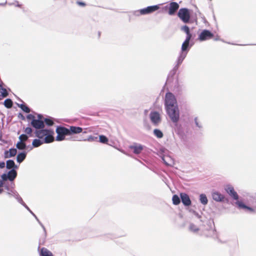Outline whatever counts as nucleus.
Masks as SVG:
<instances>
[{"instance_id":"nucleus-1","label":"nucleus","mask_w":256,"mask_h":256,"mask_svg":"<svg viewBox=\"0 0 256 256\" xmlns=\"http://www.w3.org/2000/svg\"><path fill=\"white\" fill-rule=\"evenodd\" d=\"M164 104L167 114L175 126H177L180 118L179 110L176 100L172 93L167 92L166 94Z\"/></svg>"},{"instance_id":"nucleus-2","label":"nucleus","mask_w":256,"mask_h":256,"mask_svg":"<svg viewBox=\"0 0 256 256\" xmlns=\"http://www.w3.org/2000/svg\"><path fill=\"white\" fill-rule=\"evenodd\" d=\"M34 134L38 138L44 140L46 144L52 142L54 141V132L52 129H44V128L36 130Z\"/></svg>"},{"instance_id":"nucleus-3","label":"nucleus","mask_w":256,"mask_h":256,"mask_svg":"<svg viewBox=\"0 0 256 256\" xmlns=\"http://www.w3.org/2000/svg\"><path fill=\"white\" fill-rule=\"evenodd\" d=\"M225 190L226 192L234 199L236 200V204L240 209H245L250 212H253L254 210L244 204L242 202L238 200V196L237 192L234 190V188L230 185H227L225 187Z\"/></svg>"},{"instance_id":"nucleus-4","label":"nucleus","mask_w":256,"mask_h":256,"mask_svg":"<svg viewBox=\"0 0 256 256\" xmlns=\"http://www.w3.org/2000/svg\"><path fill=\"white\" fill-rule=\"evenodd\" d=\"M181 30L186 34V38L182 44L181 50L186 52L188 53L192 46V45L190 46V42L192 38V34L190 32L189 28L186 25L182 26Z\"/></svg>"},{"instance_id":"nucleus-5","label":"nucleus","mask_w":256,"mask_h":256,"mask_svg":"<svg viewBox=\"0 0 256 256\" xmlns=\"http://www.w3.org/2000/svg\"><path fill=\"white\" fill-rule=\"evenodd\" d=\"M68 128L58 126L56 129L57 136L56 137V141H62L65 139V136L68 135Z\"/></svg>"},{"instance_id":"nucleus-6","label":"nucleus","mask_w":256,"mask_h":256,"mask_svg":"<svg viewBox=\"0 0 256 256\" xmlns=\"http://www.w3.org/2000/svg\"><path fill=\"white\" fill-rule=\"evenodd\" d=\"M188 53L186 52L182 51L180 52L177 60H176V64L174 66L173 70L170 72V73H172V74L174 75L176 72V70H178L180 66L182 64L186 57V56Z\"/></svg>"},{"instance_id":"nucleus-7","label":"nucleus","mask_w":256,"mask_h":256,"mask_svg":"<svg viewBox=\"0 0 256 256\" xmlns=\"http://www.w3.org/2000/svg\"><path fill=\"white\" fill-rule=\"evenodd\" d=\"M178 16L184 23L188 22L190 18V12L188 9L186 8H180Z\"/></svg>"},{"instance_id":"nucleus-8","label":"nucleus","mask_w":256,"mask_h":256,"mask_svg":"<svg viewBox=\"0 0 256 256\" xmlns=\"http://www.w3.org/2000/svg\"><path fill=\"white\" fill-rule=\"evenodd\" d=\"M150 120L154 125L158 126L161 122V118L160 114L157 112H151L150 114Z\"/></svg>"},{"instance_id":"nucleus-9","label":"nucleus","mask_w":256,"mask_h":256,"mask_svg":"<svg viewBox=\"0 0 256 256\" xmlns=\"http://www.w3.org/2000/svg\"><path fill=\"white\" fill-rule=\"evenodd\" d=\"M16 171L14 169H12L10 170L7 174H2L1 176V178L2 179H3V180H9L11 182H14L13 181L16 178Z\"/></svg>"},{"instance_id":"nucleus-10","label":"nucleus","mask_w":256,"mask_h":256,"mask_svg":"<svg viewBox=\"0 0 256 256\" xmlns=\"http://www.w3.org/2000/svg\"><path fill=\"white\" fill-rule=\"evenodd\" d=\"M6 194L10 196H13L18 201H22V198L20 197L18 192L15 190V184H12L11 188L6 191Z\"/></svg>"},{"instance_id":"nucleus-11","label":"nucleus","mask_w":256,"mask_h":256,"mask_svg":"<svg viewBox=\"0 0 256 256\" xmlns=\"http://www.w3.org/2000/svg\"><path fill=\"white\" fill-rule=\"evenodd\" d=\"M214 36L212 33L207 30H203L198 36V39L201 41H204L212 38Z\"/></svg>"},{"instance_id":"nucleus-12","label":"nucleus","mask_w":256,"mask_h":256,"mask_svg":"<svg viewBox=\"0 0 256 256\" xmlns=\"http://www.w3.org/2000/svg\"><path fill=\"white\" fill-rule=\"evenodd\" d=\"M160 7L158 5L148 6L146 8L141 9L142 14L143 15L151 14L158 9Z\"/></svg>"},{"instance_id":"nucleus-13","label":"nucleus","mask_w":256,"mask_h":256,"mask_svg":"<svg viewBox=\"0 0 256 256\" xmlns=\"http://www.w3.org/2000/svg\"><path fill=\"white\" fill-rule=\"evenodd\" d=\"M31 125L35 128L36 130H40L44 128V123L42 120H33L31 122Z\"/></svg>"},{"instance_id":"nucleus-14","label":"nucleus","mask_w":256,"mask_h":256,"mask_svg":"<svg viewBox=\"0 0 256 256\" xmlns=\"http://www.w3.org/2000/svg\"><path fill=\"white\" fill-rule=\"evenodd\" d=\"M180 197L184 206H189L191 204L192 202L188 194L184 192H182L180 194Z\"/></svg>"},{"instance_id":"nucleus-15","label":"nucleus","mask_w":256,"mask_h":256,"mask_svg":"<svg viewBox=\"0 0 256 256\" xmlns=\"http://www.w3.org/2000/svg\"><path fill=\"white\" fill-rule=\"evenodd\" d=\"M68 135H72L73 134H78L82 132V128L80 126H70L68 128Z\"/></svg>"},{"instance_id":"nucleus-16","label":"nucleus","mask_w":256,"mask_h":256,"mask_svg":"<svg viewBox=\"0 0 256 256\" xmlns=\"http://www.w3.org/2000/svg\"><path fill=\"white\" fill-rule=\"evenodd\" d=\"M179 8V5L176 2H172L170 4L168 14L170 16L174 15Z\"/></svg>"},{"instance_id":"nucleus-17","label":"nucleus","mask_w":256,"mask_h":256,"mask_svg":"<svg viewBox=\"0 0 256 256\" xmlns=\"http://www.w3.org/2000/svg\"><path fill=\"white\" fill-rule=\"evenodd\" d=\"M130 148L133 150L135 154H140L144 148V146L140 144H134L130 146Z\"/></svg>"},{"instance_id":"nucleus-18","label":"nucleus","mask_w":256,"mask_h":256,"mask_svg":"<svg viewBox=\"0 0 256 256\" xmlns=\"http://www.w3.org/2000/svg\"><path fill=\"white\" fill-rule=\"evenodd\" d=\"M212 198L216 202H222L224 199V196L220 193L215 192L212 194Z\"/></svg>"},{"instance_id":"nucleus-19","label":"nucleus","mask_w":256,"mask_h":256,"mask_svg":"<svg viewBox=\"0 0 256 256\" xmlns=\"http://www.w3.org/2000/svg\"><path fill=\"white\" fill-rule=\"evenodd\" d=\"M215 234L214 229L212 226H208V228L202 230V234L206 236H213Z\"/></svg>"},{"instance_id":"nucleus-20","label":"nucleus","mask_w":256,"mask_h":256,"mask_svg":"<svg viewBox=\"0 0 256 256\" xmlns=\"http://www.w3.org/2000/svg\"><path fill=\"white\" fill-rule=\"evenodd\" d=\"M162 160L166 166H172L174 164L173 160L169 156H164Z\"/></svg>"},{"instance_id":"nucleus-21","label":"nucleus","mask_w":256,"mask_h":256,"mask_svg":"<svg viewBox=\"0 0 256 256\" xmlns=\"http://www.w3.org/2000/svg\"><path fill=\"white\" fill-rule=\"evenodd\" d=\"M188 230L194 234H198L200 229L194 224L190 223L188 226Z\"/></svg>"},{"instance_id":"nucleus-22","label":"nucleus","mask_w":256,"mask_h":256,"mask_svg":"<svg viewBox=\"0 0 256 256\" xmlns=\"http://www.w3.org/2000/svg\"><path fill=\"white\" fill-rule=\"evenodd\" d=\"M17 150L16 148H10L9 151H6L4 152V157L8 158L12 157L16 155Z\"/></svg>"},{"instance_id":"nucleus-23","label":"nucleus","mask_w":256,"mask_h":256,"mask_svg":"<svg viewBox=\"0 0 256 256\" xmlns=\"http://www.w3.org/2000/svg\"><path fill=\"white\" fill-rule=\"evenodd\" d=\"M6 167L8 169H16L18 166L16 165L14 161L12 160H8L6 162Z\"/></svg>"},{"instance_id":"nucleus-24","label":"nucleus","mask_w":256,"mask_h":256,"mask_svg":"<svg viewBox=\"0 0 256 256\" xmlns=\"http://www.w3.org/2000/svg\"><path fill=\"white\" fill-rule=\"evenodd\" d=\"M40 254L41 256H53L52 252L44 248L41 249Z\"/></svg>"},{"instance_id":"nucleus-25","label":"nucleus","mask_w":256,"mask_h":256,"mask_svg":"<svg viewBox=\"0 0 256 256\" xmlns=\"http://www.w3.org/2000/svg\"><path fill=\"white\" fill-rule=\"evenodd\" d=\"M26 152H22L18 154L16 157L17 162L19 163H21L26 158Z\"/></svg>"},{"instance_id":"nucleus-26","label":"nucleus","mask_w":256,"mask_h":256,"mask_svg":"<svg viewBox=\"0 0 256 256\" xmlns=\"http://www.w3.org/2000/svg\"><path fill=\"white\" fill-rule=\"evenodd\" d=\"M43 144H46L45 142H44V140H42L41 139H34L32 142V145L34 148L38 147L41 146Z\"/></svg>"},{"instance_id":"nucleus-27","label":"nucleus","mask_w":256,"mask_h":256,"mask_svg":"<svg viewBox=\"0 0 256 256\" xmlns=\"http://www.w3.org/2000/svg\"><path fill=\"white\" fill-rule=\"evenodd\" d=\"M200 201L203 205H206L208 202L207 197L204 194H200Z\"/></svg>"},{"instance_id":"nucleus-28","label":"nucleus","mask_w":256,"mask_h":256,"mask_svg":"<svg viewBox=\"0 0 256 256\" xmlns=\"http://www.w3.org/2000/svg\"><path fill=\"white\" fill-rule=\"evenodd\" d=\"M98 140V137L94 136H88V138L86 139L82 140L81 138L80 139H74L75 140H84V141H88V142H94Z\"/></svg>"},{"instance_id":"nucleus-29","label":"nucleus","mask_w":256,"mask_h":256,"mask_svg":"<svg viewBox=\"0 0 256 256\" xmlns=\"http://www.w3.org/2000/svg\"><path fill=\"white\" fill-rule=\"evenodd\" d=\"M18 106L24 112L29 113L30 111V108L24 104H18Z\"/></svg>"},{"instance_id":"nucleus-30","label":"nucleus","mask_w":256,"mask_h":256,"mask_svg":"<svg viewBox=\"0 0 256 256\" xmlns=\"http://www.w3.org/2000/svg\"><path fill=\"white\" fill-rule=\"evenodd\" d=\"M154 134L156 138H162L164 136L162 132L158 129H154Z\"/></svg>"},{"instance_id":"nucleus-31","label":"nucleus","mask_w":256,"mask_h":256,"mask_svg":"<svg viewBox=\"0 0 256 256\" xmlns=\"http://www.w3.org/2000/svg\"><path fill=\"white\" fill-rule=\"evenodd\" d=\"M172 200L174 205H178L180 202V199L176 194H174L172 196Z\"/></svg>"},{"instance_id":"nucleus-32","label":"nucleus","mask_w":256,"mask_h":256,"mask_svg":"<svg viewBox=\"0 0 256 256\" xmlns=\"http://www.w3.org/2000/svg\"><path fill=\"white\" fill-rule=\"evenodd\" d=\"M4 105L6 108H11L12 106V102L10 98L6 99L4 102Z\"/></svg>"},{"instance_id":"nucleus-33","label":"nucleus","mask_w":256,"mask_h":256,"mask_svg":"<svg viewBox=\"0 0 256 256\" xmlns=\"http://www.w3.org/2000/svg\"><path fill=\"white\" fill-rule=\"evenodd\" d=\"M16 148L18 150H23L26 148V144L24 142H19L16 144Z\"/></svg>"},{"instance_id":"nucleus-34","label":"nucleus","mask_w":256,"mask_h":256,"mask_svg":"<svg viewBox=\"0 0 256 256\" xmlns=\"http://www.w3.org/2000/svg\"><path fill=\"white\" fill-rule=\"evenodd\" d=\"M44 123L45 122L46 124L48 126H52L54 124V122L52 118H46L44 119Z\"/></svg>"},{"instance_id":"nucleus-35","label":"nucleus","mask_w":256,"mask_h":256,"mask_svg":"<svg viewBox=\"0 0 256 256\" xmlns=\"http://www.w3.org/2000/svg\"><path fill=\"white\" fill-rule=\"evenodd\" d=\"M34 218H35L36 220L38 221V224H40V225L42 226V228L43 230H44V235L45 236H46V228L44 227V224L40 221V220H38V217L36 216V214H33L32 215Z\"/></svg>"},{"instance_id":"nucleus-36","label":"nucleus","mask_w":256,"mask_h":256,"mask_svg":"<svg viewBox=\"0 0 256 256\" xmlns=\"http://www.w3.org/2000/svg\"><path fill=\"white\" fill-rule=\"evenodd\" d=\"M28 136L25 134H22L19 136V140L20 142H24L28 140Z\"/></svg>"},{"instance_id":"nucleus-37","label":"nucleus","mask_w":256,"mask_h":256,"mask_svg":"<svg viewBox=\"0 0 256 256\" xmlns=\"http://www.w3.org/2000/svg\"><path fill=\"white\" fill-rule=\"evenodd\" d=\"M100 142L103 144H106L108 142V138L104 135L100 136Z\"/></svg>"},{"instance_id":"nucleus-38","label":"nucleus","mask_w":256,"mask_h":256,"mask_svg":"<svg viewBox=\"0 0 256 256\" xmlns=\"http://www.w3.org/2000/svg\"><path fill=\"white\" fill-rule=\"evenodd\" d=\"M12 184H14V182H6L4 188L6 191H8V189H10V188H11Z\"/></svg>"},{"instance_id":"nucleus-39","label":"nucleus","mask_w":256,"mask_h":256,"mask_svg":"<svg viewBox=\"0 0 256 256\" xmlns=\"http://www.w3.org/2000/svg\"><path fill=\"white\" fill-rule=\"evenodd\" d=\"M32 131V128L30 127L26 128L24 130L26 134H29L30 136H31Z\"/></svg>"},{"instance_id":"nucleus-40","label":"nucleus","mask_w":256,"mask_h":256,"mask_svg":"<svg viewBox=\"0 0 256 256\" xmlns=\"http://www.w3.org/2000/svg\"><path fill=\"white\" fill-rule=\"evenodd\" d=\"M2 96L4 98L8 96V92L6 89L4 88H2Z\"/></svg>"},{"instance_id":"nucleus-41","label":"nucleus","mask_w":256,"mask_h":256,"mask_svg":"<svg viewBox=\"0 0 256 256\" xmlns=\"http://www.w3.org/2000/svg\"><path fill=\"white\" fill-rule=\"evenodd\" d=\"M132 13H133V14L136 16H140V15H142V14L141 9L139 10H138L134 11L132 12Z\"/></svg>"},{"instance_id":"nucleus-42","label":"nucleus","mask_w":256,"mask_h":256,"mask_svg":"<svg viewBox=\"0 0 256 256\" xmlns=\"http://www.w3.org/2000/svg\"><path fill=\"white\" fill-rule=\"evenodd\" d=\"M26 118H27L28 120H31L32 121L33 120H36V119L35 118V116L33 114H28L26 116Z\"/></svg>"},{"instance_id":"nucleus-43","label":"nucleus","mask_w":256,"mask_h":256,"mask_svg":"<svg viewBox=\"0 0 256 256\" xmlns=\"http://www.w3.org/2000/svg\"><path fill=\"white\" fill-rule=\"evenodd\" d=\"M18 202L26 208L28 211H30V208L28 206L24 203V202L22 200V201H18Z\"/></svg>"},{"instance_id":"nucleus-44","label":"nucleus","mask_w":256,"mask_h":256,"mask_svg":"<svg viewBox=\"0 0 256 256\" xmlns=\"http://www.w3.org/2000/svg\"><path fill=\"white\" fill-rule=\"evenodd\" d=\"M194 122H195V124L196 125V126L199 128H202V125L198 122V118H194Z\"/></svg>"},{"instance_id":"nucleus-45","label":"nucleus","mask_w":256,"mask_h":256,"mask_svg":"<svg viewBox=\"0 0 256 256\" xmlns=\"http://www.w3.org/2000/svg\"><path fill=\"white\" fill-rule=\"evenodd\" d=\"M6 181V180H3V179L2 178V180H0V188H1L4 187L5 182Z\"/></svg>"},{"instance_id":"nucleus-46","label":"nucleus","mask_w":256,"mask_h":256,"mask_svg":"<svg viewBox=\"0 0 256 256\" xmlns=\"http://www.w3.org/2000/svg\"><path fill=\"white\" fill-rule=\"evenodd\" d=\"M8 4L10 6L12 5V4H15L16 6L18 7H20L22 6L21 4H18V1H16L14 3H9Z\"/></svg>"},{"instance_id":"nucleus-47","label":"nucleus","mask_w":256,"mask_h":256,"mask_svg":"<svg viewBox=\"0 0 256 256\" xmlns=\"http://www.w3.org/2000/svg\"><path fill=\"white\" fill-rule=\"evenodd\" d=\"M194 214L198 218H200V214L198 212H196V211H194Z\"/></svg>"},{"instance_id":"nucleus-48","label":"nucleus","mask_w":256,"mask_h":256,"mask_svg":"<svg viewBox=\"0 0 256 256\" xmlns=\"http://www.w3.org/2000/svg\"><path fill=\"white\" fill-rule=\"evenodd\" d=\"M5 166V163L4 162H0V168H3Z\"/></svg>"},{"instance_id":"nucleus-49","label":"nucleus","mask_w":256,"mask_h":256,"mask_svg":"<svg viewBox=\"0 0 256 256\" xmlns=\"http://www.w3.org/2000/svg\"><path fill=\"white\" fill-rule=\"evenodd\" d=\"M77 4L80 6H84L86 5V4L84 2L79 1L77 2Z\"/></svg>"},{"instance_id":"nucleus-50","label":"nucleus","mask_w":256,"mask_h":256,"mask_svg":"<svg viewBox=\"0 0 256 256\" xmlns=\"http://www.w3.org/2000/svg\"><path fill=\"white\" fill-rule=\"evenodd\" d=\"M38 120H42L43 116L42 114H38Z\"/></svg>"},{"instance_id":"nucleus-51","label":"nucleus","mask_w":256,"mask_h":256,"mask_svg":"<svg viewBox=\"0 0 256 256\" xmlns=\"http://www.w3.org/2000/svg\"><path fill=\"white\" fill-rule=\"evenodd\" d=\"M6 2L4 3H0V6H4L6 4Z\"/></svg>"},{"instance_id":"nucleus-52","label":"nucleus","mask_w":256,"mask_h":256,"mask_svg":"<svg viewBox=\"0 0 256 256\" xmlns=\"http://www.w3.org/2000/svg\"><path fill=\"white\" fill-rule=\"evenodd\" d=\"M3 192V189L2 188H0V194H2Z\"/></svg>"},{"instance_id":"nucleus-53","label":"nucleus","mask_w":256,"mask_h":256,"mask_svg":"<svg viewBox=\"0 0 256 256\" xmlns=\"http://www.w3.org/2000/svg\"><path fill=\"white\" fill-rule=\"evenodd\" d=\"M29 212H30L32 215H33V214H34V212H33L31 210H30V211H29Z\"/></svg>"},{"instance_id":"nucleus-54","label":"nucleus","mask_w":256,"mask_h":256,"mask_svg":"<svg viewBox=\"0 0 256 256\" xmlns=\"http://www.w3.org/2000/svg\"><path fill=\"white\" fill-rule=\"evenodd\" d=\"M20 114V115H21V116H22V119H24V116H23V115H22V114Z\"/></svg>"},{"instance_id":"nucleus-55","label":"nucleus","mask_w":256,"mask_h":256,"mask_svg":"<svg viewBox=\"0 0 256 256\" xmlns=\"http://www.w3.org/2000/svg\"><path fill=\"white\" fill-rule=\"evenodd\" d=\"M20 114V115H21V116H22V119H24V116H23V115H22V114Z\"/></svg>"},{"instance_id":"nucleus-56","label":"nucleus","mask_w":256,"mask_h":256,"mask_svg":"<svg viewBox=\"0 0 256 256\" xmlns=\"http://www.w3.org/2000/svg\"><path fill=\"white\" fill-rule=\"evenodd\" d=\"M194 210H190V212H192L193 214H194Z\"/></svg>"},{"instance_id":"nucleus-57","label":"nucleus","mask_w":256,"mask_h":256,"mask_svg":"<svg viewBox=\"0 0 256 256\" xmlns=\"http://www.w3.org/2000/svg\"><path fill=\"white\" fill-rule=\"evenodd\" d=\"M2 88H3L2 87V84H0V90H2Z\"/></svg>"},{"instance_id":"nucleus-58","label":"nucleus","mask_w":256,"mask_h":256,"mask_svg":"<svg viewBox=\"0 0 256 256\" xmlns=\"http://www.w3.org/2000/svg\"><path fill=\"white\" fill-rule=\"evenodd\" d=\"M218 40V38H216V39H215V40Z\"/></svg>"}]
</instances>
